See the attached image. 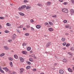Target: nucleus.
<instances>
[{
    "mask_svg": "<svg viewBox=\"0 0 74 74\" xmlns=\"http://www.w3.org/2000/svg\"><path fill=\"white\" fill-rule=\"evenodd\" d=\"M62 12H64L65 13H67L68 12V10L64 8L63 9H62Z\"/></svg>",
    "mask_w": 74,
    "mask_h": 74,
    "instance_id": "f257e3e1",
    "label": "nucleus"
},
{
    "mask_svg": "<svg viewBox=\"0 0 74 74\" xmlns=\"http://www.w3.org/2000/svg\"><path fill=\"white\" fill-rule=\"evenodd\" d=\"M51 45V43L50 42H49L46 44V46L47 47H50Z\"/></svg>",
    "mask_w": 74,
    "mask_h": 74,
    "instance_id": "f03ea898",
    "label": "nucleus"
},
{
    "mask_svg": "<svg viewBox=\"0 0 74 74\" xmlns=\"http://www.w3.org/2000/svg\"><path fill=\"white\" fill-rule=\"evenodd\" d=\"M59 73H60V74H64V71L63 70H62V69H60L59 71Z\"/></svg>",
    "mask_w": 74,
    "mask_h": 74,
    "instance_id": "7ed1b4c3",
    "label": "nucleus"
},
{
    "mask_svg": "<svg viewBox=\"0 0 74 74\" xmlns=\"http://www.w3.org/2000/svg\"><path fill=\"white\" fill-rule=\"evenodd\" d=\"M19 59H20L21 61L22 62H24V59H23V58H22V57H20Z\"/></svg>",
    "mask_w": 74,
    "mask_h": 74,
    "instance_id": "20e7f679",
    "label": "nucleus"
},
{
    "mask_svg": "<svg viewBox=\"0 0 74 74\" xmlns=\"http://www.w3.org/2000/svg\"><path fill=\"white\" fill-rule=\"evenodd\" d=\"M16 34H14L12 36V40H14V39H15V37H16Z\"/></svg>",
    "mask_w": 74,
    "mask_h": 74,
    "instance_id": "39448f33",
    "label": "nucleus"
},
{
    "mask_svg": "<svg viewBox=\"0 0 74 74\" xmlns=\"http://www.w3.org/2000/svg\"><path fill=\"white\" fill-rule=\"evenodd\" d=\"M4 48L5 50H8V49H9V47L6 46H4Z\"/></svg>",
    "mask_w": 74,
    "mask_h": 74,
    "instance_id": "423d86ee",
    "label": "nucleus"
},
{
    "mask_svg": "<svg viewBox=\"0 0 74 74\" xmlns=\"http://www.w3.org/2000/svg\"><path fill=\"white\" fill-rule=\"evenodd\" d=\"M20 70V73H23V71H24V69L23 68H21Z\"/></svg>",
    "mask_w": 74,
    "mask_h": 74,
    "instance_id": "0eeeda50",
    "label": "nucleus"
},
{
    "mask_svg": "<svg viewBox=\"0 0 74 74\" xmlns=\"http://www.w3.org/2000/svg\"><path fill=\"white\" fill-rule=\"evenodd\" d=\"M71 15H73V14H74V10L73 9H71Z\"/></svg>",
    "mask_w": 74,
    "mask_h": 74,
    "instance_id": "6e6552de",
    "label": "nucleus"
},
{
    "mask_svg": "<svg viewBox=\"0 0 74 74\" xmlns=\"http://www.w3.org/2000/svg\"><path fill=\"white\" fill-rule=\"evenodd\" d=\"M22 53L24 55H26L27 53V52L26 51H22Z\"/></svg>",
    "mask_w": 74,
    "mask_h": 74,
    "instance_id": "1a4fd4ad",
    "label": "nucleus"
},
{
    "mask_svg": "<svg viewBox=\"0 0 74 74\" xmlns=\"http://www.w3.org/2000/svg\"><path fill=\"white\" fill-rule=\"evenodd\" d=\"M36 27L37 29H40L41 27V26L40 25H37Z\"/></svg>",
    "mask_w": 74,
    "mask_h": 74,
    "instance_id": "9d476101",
    "label": "nucleus"
},
{
    "mask_svg": "<svg viewBox=\"0 0 74 74\" xmlns=\"http://www.w3.org/2000/svg\"><path fill=\"white\" fill-rule=\"evenodd\" d=\"M14 57L15 59H17L18 58V56L16 55H14Z\"/></svg>",
    "mask_w": 74,
    "mask_h": 74,
    "instance_id": "9b49d317",
    "label": "nucleus"
},
{
    "mask_svg": "<svg viewBox=\"0 0 74 74\" xmlns=\"http://www.w3.org/2000/svg\"><path fill=\"white\" fill-rule=\"evenodd\" d=\"M27 51H30V50L31 49V47H28L27 48Z\"/></svg>",
    "mask_w": 74,
    "mask_h": 74,
    "instance_id": "f8f14e48",
    "label": "nucleus"
},
{
    "mask_svg": "<svg viewBox=\"0 0 74 74\" xmlns=\"http://www.w3.org/2000/svg\"><path fill=\"white\" fill-rule=\"evenodd\" d=\"M23 9L22 8V6H21V7H19L18 8V10H19V11H21V10H22Z\"/></svg>",
    "mask_w": 74,
    "mask_h": 74,
    "instance_id": "ddd939ff",
    "label": "nucleus"
},
{
    "mask_svg": "<svg viewBox=\"0 0 74 74\" xmlns=\"http://www.w3.org/2000/svg\"><path fill=\"white\" fill-rule=\"evenodd\" d=\"M49 30L50 32H52V31H53V29L52 28H49Z\"/></svg>",
    "mask_w": 74,
    "mask_h": 74,
    "instance_id": "4468645a",
    "label": "nucleus"
},
{
    "mask_svg": "<svg viewBox=\"0 0 74 74\" xmlns=\"http://www.w3.org/2000/svg\"><path fill=\"white\" fill-rule=\"evenodd\" d=\"M31 67V66H28L26 67V69L27 70H29V69H30Z\"/></svg>",
    "mask_w": 74,
    "mask_h": 74,
    "instance_id": "2eb2a0df",
    "label": "nucleus"
},
{
    "mask_svg": "<svg viewBox=\"0 0 74 74\" xmlns=\"http://www.w3.org/2000/svg\"><path fill=\"white\" fill-rule=\"evenodd\" d=\"M68 70L69 71H70V72H72L73 71L72 69H71L70 68L68 69Z\"/></svg>",
    "mask_w": 74,
    "mask_h": 74,
    "instance_id": "dca6fc26",
    "label": "nucleus"
},
{
    "mask_svg": "<svg viewBox=\"0 0 74 74\" xmlns=\"http://www.w3.org/2000/svg\"><path fill=\"white\" fill-rule=\"evenodd\" d=\"M37 5L39 7H42V5L41 3H38L37 4Z\"/></svg>",
    "mask_w": 74,
    "mask_h": 74,
    "instance_id": "f3484780",
    "label": "nucleus"
},
{
    "mask_svg": "<svg viewBox=\"0 0 74 74\" xmlns=\"http://www.w3.org/2000/svg\"><path fill=\"white\" fill-rule=\"evenodd\" d=\"M21 7H22L23 9H24V8H25L26 7V5H23L21 6Z\"/></svg>",
    "mask_w": 74,
    "mask_h": 74,
    "instance_id": "a211bd4d",
    "label": "nucleus"
},
{
    "mask_svg": "<svg viewBox=\"0 0 74 74\" xmlns=\"http://www.w3.org/2000/svg\"><path fill=\"white\" fill-rule=\"evenodd\" d=\"M19 15H21V16H24V14L21 13V12H20L19 13Z\"/></svg>",
    "mask_w": 74,
    "mask_h": 74,
    "instance_id": "6ab92c4d",
    "label": "nucleus"
},
{
    "mask_svg": "<svg viewBox=\"0 0 74 74\" xmlns=\"http://www.w3.org/2000/svg\"><path fill=\"white\" fill-rule=\"evenodd\" d=\"M68 54L69 55H70L71 56H73V54L71 53V52H69L68 53Z\"/></svg>",
    "mask_w": 74,
    "mask_h": 74,
    "instance_id": "aec40b11",
    "label": "nucleus"
},
{
    "mask_svg": "<svg viewBox=\"0 0 74 74\" xmlns=\"http://www.w3.org/2000/svg\"><path fill=\"white\" fill-rule=\"evenodd\" d=\"M66 61H67V60H66V59L65 58H64L63 59V60H62V62H66Z\"/></svg>",
    "mask_w": 74,
    "mask_h": 74,
    "instance_id": "412c9836",
    "label": "nucleus"
},
{
    "mask_svg": "<svg viewBox=\"0 0 74 74\" xmlns=\"http://www.w3.org/2000/svg\"><path fill=\"white\" fill-rule=\"evenodd\" d=\"M30 7H29V6H27L26 8V9L27 10V9H30Z\"/></svg>",
    "mask_w": 74,
    "mask_h": 74,
    "instance_id": "4be33fe9",
    "label": "nucleus"
},
{
    "mask_svg": "<svg viewBox=\"0 0 74 74\" xmlns=\"http://www.w3.org/2000/svg\"><path fill=\"white\" fill-rule=\"evenodd\" d=\"M50 4H51L50 2H48L47 3V5H50Z\"/></svg>",
    "mask_w": 74,
    "mask_h": 74,
    "instance_id": "5701e85b",
    "label": "nucleus"
},
{
    "mask_svg": "<svg viewBox=\"0 0 74 74\" xmlns=\"http://www.w3.org/2000/svg\"><path fill=\"white\" fill-rule=\"evenodd\" d=\"M5 55V54L4 53H1L0 55L1 56H4Z\"/></svg>",
    "mask_w": 74,
    "mask_h": 74,
    "instance_id": "b1692460",
    "label": "nucleus"
},
{
    "mask_svg": "<svg viewBox=\"0 0 74 74\" xmlns=\"http://www.w3.org/2000/svg\"><path fill=\"white\" fill-rule=\"evenodd\" d=\"M0 72H1V73H4V71L2 69L0 70Z\"/></svg>",
    "mask_w": 74,
    "mask_h": 74,
    "instance_id": "393cba45",
    "label": "nucleus"
},
{
    "mask_svg": "<svg viewBox=\"0 0 74 74\" xmlns=\"http://www.w3.org/2000/svg\"><path fill=\"white\" fill-rule=\"evenodd\" d=\"M61 40H62V41H65V38H62Z\"/></svg>",
    "mask_w": 74,
    "mask_h": 74,
    "instance_id": "a878e982",
    "label": "nucleus"
},
{
    "mask_svg": "<svg viewBox=\"0 0 74 74\" xmlns=\"http://www.w3.org/2000/svg\"><path fill=\"white\" fill-rule=\"evenodd\" d=\"M10 65L11 67H12L13 65H12V62H10Z\"/></svg>",
    "mask_w": 74,
    "mask_h": 74,
    "instance_id": "bb28decb",
    "label": "nucleus"
},
{
    "mask_svg": "<svg viewBox=\"0 0 74 74\" xmlns=\"http://www.w3.org/2000/svg\"><path fill=\"white\" fill-rule=\"evenodd\" d=\"M9 60H11V61H12L13 60V59L12 58H9Z\"/></svg>",
    "mask_w": 74,
    "mask_h": 74,
    "instance_id": "cd10ccee",
    "label": "nucleus"
},
{
    "mask_svg": "<svg viewBox=\"0 0 74 74\" xmlns=\"http://www.w3.org/2000/svg\"><path fill=\"white\" fill-rule=\"evenodd\" d=\"M26 63H27V64H31V63L29 61H27Z\"/></svg>",
    "mask_w": 74,
    "mask_h": 74,
    "instance_id": "c85d7f7f",
    "label": "nucleus"
},
{
    "mask_svg": "<svg viewBox=\"0 0 74 74\" xmlns=\"http://www.w3.org/2000/svg\"><path fill=\"white\" fill-rule=\"evenodd\" d=\"M23 3H28V1L26 0H24L23 1Z\"/></svg>",
    "mask_w": 74,
    "mask_h": 74,
    "instance_id": "c756f323",
    "label": "nucleus"
},
{
    "mask_svg": "<svg viewBox=\"0 0 74 74\" xmlns=\"http://www.w3.org/2000/svg\"><path fill=\"white\" fill-rule=\"evenodd\" d=\"M29 60L30 62H32L33 61V58H30L29 59Z\"/></svg>",
    "mask_w": 74,
    "mask_h": 74,
    "instance_id": "7c9ffc66",
    "label": "nucleus"
},
{
    "mask_svg": "<svg viewBox=\"0 0 74 74\" xmlns=\"http://www.w3.org/2000/svg\"><path fill=\"white\" fill-rule=\"evenodd\" d=\"M6 25L8 26H10V24L9 23H8L6 24Z\"/></svg>",
    "mask_w": 74,
    "mask_h": 74,
    "instance_id": "2f4dec72",
    "label": "nucleus"
},
{
    "mask_svg": "<svg viewBox=\"0 0 74 74\" xmlns=\"http://www.w3.org/2000/svg\"><path fill=\"white\" fill-rule=\"evenodd\" d=\"M67 22V21L66 20H64L63 21V22L64 23H66Z\"/></svg>",
    "mask_w": 74,
    "mask_h": 74,
    "instance_id": "473e14b6",
    "label": "nucleus"
},
{
    "mask_svg": "<svg viewBox=\"0 0 74 74\" xmlns=\"http://www.w3.org/2000/svg\"><path fill=\"white\" fill-rule=\"evenodd\" d=\"M23 46L25 47V46L26 45V43H24L23 44Z\"/></svg>",
    "mask_w": 74,
    "mask_h": 74,
    "instance_id": "72a5a7b5",
    "label": "nucleus"
},
{
    "mask_svg": "<svg viewBox=\"0 0 74 74\" xmlns=\"http://www.w3.org/2000/svg\"><path fill=\"white\" fill-rule=\"evenodd\" d=\"M62 45L64 46H65L66 45V42H64L62 43Z\"/></svg>",
    "mask_w": 74,
    "mask_h": 74,
    "instance_id": "f704fd0d",
    "label": "nucleus"
},
{
    "mask_svg": "<svg viewBox=\"0 0 74 74\" xmlns=\"http://www.w3.org/2000/svg\"><path fill=\"white\" fill-rule=\"evenodd\" d=\"M65 27L66 28H69V25H67L65 26Z\"/></svg>",
    "mask_w": 74,
    "mask_h": 74,
    "instance_id": "c9c22d12",
    "label": "nucleus"
},
{
    "mask_svg": "<svg viewBox=\"0 0 74 74\" xmlns=\"http://www.w3.org/2000/svg\"><path fill=\"white\" fill-rule=\"evenodd\" d=\"M49 23L50 25H53V23L51 22H49Z\"/></svg>",
    "mask_w": 74,
    "mask_h": 74,
    "instance_id": "e433bc0d",
    "label": "nucleus"
},
{
    "mask_svg": "<svg viewBox=\"0 0 74 74\" xmlns=\"http://www.w3.org/2000/svg\"><path fill=\"white\" fill-rule=\"evenodd\" d=\"M17 33H20V31L19 29H17Z\"/></svg>",
    "mask_w": 74,
    "mask_h": 74,
    "instance_id": "4c0bfd02",
    "label": "nucleus"
},
{
    "mask_svg": "<svg viewBox=\"0 0 74 74\" xmlns=\"http://www.w3.org/2000/svg\"><path fill=\"white\" fill-rule=\"evenodd\" d=\"M9 32L7 30H5V32L6 33H9Z\"/></svg>",
    "mask_w": 74,
    "mask_h": 74,
    "instance_id": "58836bf2",
    "label": "nucleus"
},
{
    "mask_svg": "<svg viewBox=\"0 0 74 74\" xmlns=\"http://www.w3.org/2000/svg\"><path fill=\"white\" fill-rule=\"evenodd\" d=\"M25 35L26 36H29V34L28 33H26L25 34Z\"/></svg>",
    "mask_w": 74,
    "mask_h": 74,
    "instance_id": "ea45409f",
    "label": "nucleus"
},
{
    "mask_svg": "<svg viewBox=\"0 0 74 74\" xmlns=\"http://www.w3.org/2000/svg\"><path fill=\"white\" fill-rule=\"evenodd\" d=\"M9 70H8V69L7 68H6V69L5 70V71L7 72V71H8Z\"/></svg>",
    "mask_w": 74,
    "mask_h": 74,
    "instance_id": "a19ab883",
    "label": "nucleus"
},
{
    "mask_svg": "<svg viewBox=\"0 0 74 74\" xmlns=\"http://www.w3.org/2000/svg\"><path fill=\"white\" fill-rule=\"evenodd\" d=\"M0 19H4V18L3 17H0Z\"/></svg>",
    "mask_w": 74,
    "mask_h": 74,
    "instance_id": "79ce46f5",
    "label": "nucleus"
},
{
    "mask_svg": "<svg viewBox=\"0 0 74 74\" xmlns=\"http://www.w3.org/2000/svg\"><path fill=\"white\" fill-rule=\"evenodd\" d=\"M69 46H70V44H67L66 45V47H69Z\"/></svg>",
    "mask_w": 74,
    "mask_h": 74,
    "instance_id": "37998d69",
    "label": "nucleus"
},
{
    "mask_svg": "<svg viewBox=\"0 0 74 74\" xmlns=\"http://www.w3.org/2000/svg\"><path fill=\"white\" fill-rule=\"evenodd\" d=\"M70 49L71 50V51H73V50H74V47H72Z\"/></svg>",
    "mask_w": 74,
    "mask_h": 74,
    "instance_id": "c03bdc74",
    "label": "nucleus"
},
{
    "mask_svg": "<svg viewBox=\"0 0 74 74\" xmlns=\"http://www.w3.org/2000/svg\"><path fill=\"white\" fill-rule=\"evenodd\" d=\"M36 70H37V69H33L32 70V71H36Z\"/></svg>",
    "mask_w": 74,
    "mask_h": 74,
    "instance_id": "a18cd8bd",
    "label": "nucleus"
},
{
    "mask_svg": "<svg viewBox=\"0 0 74 74\" xmlns=\"http://www.w3.org/2000/svg\"><path fill=\"white\" fill-rule=\"evenodd\" d=\"M22 27H23V25H21L20 26H19V27H18L19 28H22Z\"/></svg>",
    "mask_w": 74,
    "mask_h": 74,
    "instance_id": "49530a36",
    "label": "nucleus"
},
{
    "mask_svg": "<svg viewBox=\"0 0 74 74\" xmlns=\"http://www.w3.org/2000/svg\"><path fill=\"white\" fill-rule=\"evenodd\" d=\"M71 1L73 4H74V0H71Z\"/></svg>",
    "mask_w": 74,
    "mask_h": 74,
    "instance_id": "de8ad7c7",
    "label": "nucleus"
},
{
    "mask_svg": "<svg viewBox=\"0 0 74 74\" xmlns=\"http://www.w3.org/2000/svg\"><path fill=\"white\" fill-rule=\"evenodd\" d=\"M31 29L32 30H34V29L33 28V27H31Z\"/></svg>",
    "mask_w": 74,
    "mask_h": 74,
    "instance_id": "09e8293b",
    "label": "nucleus"
},
{
    "mask_svg": "<svg viewBox=\"0 0 74 74\" xmlns=\"http://www.w3.org/2000/svg\"><path fill=\"white\" fill-rule=\"evenodd\" d=\"M48 23H46L45 24V26H46V25H48Z\"/></svg>",
    "mask_w": 74,
    "mask_h": 74,
    "instance_id": "8fccbe9b",
    "label": "nucleus"
},
{
    "mask_svg": "<svg viewBox=\"0 0 74 74\" xmlns=\"http://www.w3.org/2000/svg\"><path fill=\"white\" fill-rule=\"evenodd\" d=\"M8 41H9V42H12V40H9Z\"/></svg>",
    "mask_w": 74,
    "mask_h": 74,
    "instance_id": "3c124183",
    "label": "nucleus"
},
{
    "mask_svg": "<svg viewBox=\"0 0 74 74\" xmlns=\"http://www.w3.org/2000/svg\"><path fill=\"white\" fill-rule=\"evenodd\" d=\"M64 5H66V4H67V3L64 2Z\"/></svg>",
    "mask_w": 74,
    "mask_h": 74,
    "instance_id": "603ef678",
    "label": "nucleus"
},
{
    "mask_svg": "<svg viewBox=\"0 0 74 74\" xmlns=\"http://www.w3.org/2000/svg\"><path fill=\"white\" fill-rule=\"evenodd\" d=\"M52 17L53 18H56V15H54V16H52Z\"/></svg>",
    "mask_w": 74,
    "mask_h": 74,
    "instance_id": "864d4df0",
    "label": "nucleus"
},
{
    "mask_svg": "<svg viewBox=\"0 0 74 74\" xmlns=\"http://www.w3.org/2000/svg\"><path fill=\"white\" fill-rule=\"evenodd\" d=\"M6 68H7V67H3V70H6Z\"/></svg>",
    "mask_w": 74,
    "mask_h": 74,
    "instance_id": "5fc2aeb1",
    "label": "nucleus"
},
{
    "mask_svg": "<svg viewBox=\"0 0 74 74\" xmlns=\"http://www.w3.org/2000/svg\"><path fill=\"white\" fill-rule=\"evenodd\" d=\"M27 27H28V28H29L30 27V25H27L26 26Z\"/></svg>",
    "mask_w": 74,
    "mask_h": 74,
    "instance_id": "6e6d98bb",
    "label": "nucleus"
},
{
    "mask_svg": "<svg viewBox=\"0 0 74 74\" xmlns=\"http://www.w3.org/2000/svg\"><path fill=\"white\" fill-rule=\"evenodd\" d=\"M23 29L24 30H26V28H23Z\"/></svg>",
    "mask_w": 74,
    "mask_h": 74,
    "instance_id": "4d7b16f0",
    "label": "nucleus"
},
{
    "mask_svg": "<svg viewBox=\"0 0 74 74\" xmlns=\"http://www.w3.org/2000/svg\"><path fill=\"white\" fill-rule=\"evenodd\" d=\"M59 1L60 2H62V1H63V0H59Z\"/></svg>",
    "mask_w": 74,
    "mask_h": 74,
    "instance_id": "13d9d810",
    "label": "nucleus"
},
{
    "mask_svg": "<svg viewBox=\"0 0 74 74\" xmlns=\"http://www.w3.org/2000/svg\"><path fill=\"white\" fill-rule=\"evenodd\" d=\"M69 34L68 33H66L65 34V35H66V36H67L69 35Z\"/></svg>",
    "mask_w": 74,
    "mask_h": 74,
    "instance_id": "bf43d9fd",
    "label": "nucleus"
},
{
    "mask_svg": "<svg viewBox=\"0 0 74 74\" xmlns=\"http://www.w3.org/2000/svg\"><path fill=\"white\" fill-rule=\"evenodd\" d=\"M31 22H33V20H31L30 21Z\"/></svg>",
    "mask_w": 74,
    "mask_h": 74,
    "instance_id": "052dcab7",
    "label": "nucleus"
},
{
    "mask_svg": "<svg viewBox=\"0 0 74 74\" xmlns=\"http://www.w3.org/2000/svg\"><path fill=\"white\" fill-rule=\"evenodd\" d=\"M16 73V72H13L12 73V74H15Z\"/></svg>",
    "mask_w": 74,
    "mask_h": 74,
    "instance_id": "680f3d73",
    "label": "nucleus"
},
{
    "mask_svg": "<svg viewBox=\"0 0 74 74\" xmlns=\"http://www.w3.org/2000/svg\"><path fill=\"white\" fill-rule=\"evenodd\" d=\"M66 49V48H62V49H64V50Z\"/></svg>",
    "mask_w": 74,
    "mask_h": 74,
    "instance_id": "e2e57ef3",
    "label": "nucleus"
},
{
    "mask_svg": "<svg viewBox=\"0 0 74 74\" xmlns=\"http://www.w3.org/2000/svg\"><path fill=\"white\" fill-rule=\"evenodd\" d=\"M46 10H49V9L48 8H46Z\"/></svg>",
    "mask_w": 74,
    "mask_h": 74,
    "instance_id": "0e129e2a",
    "label": "nucleus"
},
{
    "mask_svg": "<svg viewBox=\"0 0 74 74\" xmlns=\"http://www.w3.org/2000/svg\"><path fill=\"white\" fill-rule=\"evenodd\" d=\"M11 71H8V72L9 73H11Z\"/></svg>",
    "mask_w": 74,
    "mask_h": 74,
    "instance_id": "69168bd1",
    "label": "nucleus"
},
{
    "mask_svg": "<svg viewBox=\"0 0 74 74\" xmlns=\"http://www.w3.org/2000/svg\"><path fill=\"white\" fill-rule=\"evenodd\" d=\"M34 59H36V56L34 57Z\"/></svg>",
    "mask_w": 74,
    "mask_h": 74,
    "instance_id": "338daca9",
    "label": "nucleus"
},
{
    "mask_svg": "<svg viewBox=\"0 0 74 74\" xmlns=\"http://www.w3.org/2000/svg\"><path fill=\"white\" fill-rule=\"evenodd\" d=\"M41 74H44V73H41Z\"/></svg>",
    "mask_w": 74,
    "mask_h": 74,
    "instance_id": "774afa93",
    "label": "nucleus"
}]
</instances>
